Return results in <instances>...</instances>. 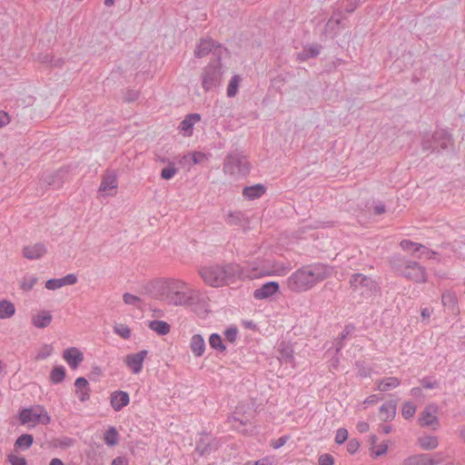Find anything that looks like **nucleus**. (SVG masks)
<instances>
[{
  "mask_svg": "<svg viewBox=\"0 0 465 465\" xmlns=\"http://www.w3.org/2000/svg\"><path fill=\"white\" fill-rule=\"evenodd\" d=\"M150 294L153 298L173 306H190L199 301L200 292L185 282L166 279L152 283Z\"/></svg>",
  "mask_w": 465,
  "mask_h": 465,
  "instance_id": "nucleus-1",
  "label": "nucleus"
},
{
  "mask_svg": "<svg viewBox=\"0 0 465 465\" xmlns=\"http://www.w3.org/2000/svg\"><path fill=\"white\" fill-rule=\"evenodd\" d=\"M331 268L324 263H312L293 272L286 280L291 292H303L312 289L318 282L331 274Z\"/></svg>",
  "mask_w": 465,
  "mask_h": 465,
  "instance_id": "nucleus-2",
  "label": "nucleus"
},
{
  "mask_svg": "<svg viewBox=\"0 0 465 465\" xmlns=\"http://www.w3.org/2000/svg\"><path fill=\"white\" fill-rule=\"evenodd\" d=\"M198 273L205 284L213 288L230 285L247 276L239 264L232 262L201 266Z\"/></svg>",
  "mask_w": 465,
  "mask_h": 465,
  "instance_id": "nucleus-3",
  "label": "nucleus"
},
{
  "mask_svg": "<svg viewBox=\"0 0 465 465\" xmlns=\"http://www.w3.org/2000/svg\"><path fill=\"white\" fill-rule=\"evenodd\" d=\"M251 165L246 156L239 152H232L226 155L223 164V171L234 179L247 176L250 173Z\"/></svg>",
  "mask_w": 465,
  "mask_h": 465,
  "instance_id": "nucleus-4",
  "label": "nucleus"
},
{
  "mask_svg": "<svg viewBox=\"0 0 465 465\" xmlns=\"http://www.w3.org/2000/svg\"><path fill=\"white\" fill-rule=\"evenodd\" d=\"M224 70L219 59L211 60L206 66L203 68L201 80L202 87L204 92L209 93L218 88L223 82Z\"/></svg>",
  "mask_w": 465,
  "mask_h": 465,
  "instance_id": "nucleus-5",
  "label": "nucleus"
},
{
  "mask_svg": "<svg viewBox=\"0 0 465 465\" xmlns=\"http://www.w3.org/2000/svg\"><path fill=\"white\" fill-rule=\"evenodd\" d=\"M450 134L443 129L436 130L430 134L424 132L421 134V148L424 152H440L448 149L450 144Z\"/></svg>",
  "mask_w": 465,
  "mask_h": 465,
  "instance_id": "nucleus-6",
  "label": "nucleus"
},
{
  "mask_svg": "<svg viewBox=\"0 0 465 465\" xmlns=\"http://www.w3.org/2000/svg\"><path fill=\"white\" fill-rule=\"evenodd\" d=\"M350 285L352 292L363 298H370L380 292L378 282L362 273H353L350 278Z\"/></svg>",
  "mask_w": 465,
  "mask_h": 465,
  "instance_id": "nucleus-7",
  "label": "nucleus"
},
{
  "mask_svg": "<svg viewBox=\"0 0 465 465\" xmlns=\"http://www.w3.org/2000/svg\"><path fill=\"white\" fill-rule=\"evenodd\" d=\"M19 420L22 424L41 423L44 425L49 424L51 418L46 410L42 405H34L29 408H24L19 411Z\"/></svg>",
  "mask_w": 465,
  "mask_h": 465,
  "instance_id": "nucleus-8",
  "label": "nucleus"
},
{
  "mask_svg": "<svg viewBox=\"0 0 465 465\" xmlns=\"http://www.w3.org/2000/svg\"><path fill=\"white\" fill-rule=\"evenodd\" d=\"M210 53H213L214 59H219L221 61L223 55L228 54V51L225 47L221 45L220 44H216L212 39H203L196 46L194 51V54L197 57H203Z\"/></svg>",
  "mask_w": 465,
  "mask_h": 465,
  "instance_id": "nucleus-9",
  "label": "nucleus"
},
{
  "mask_svg": "<svg viewBox=\"0 0 465 465\" xmlns=\"http://www.w3.org/2000/svg\"><path fill=\"white\" fill-rule=\"evenodd\" d=\"M401 276L418 283L426 282L428 280L425 267L411 260Z\"/></svg>",
  "mask_w": 465,
  "mask_h": 465,
  "instance_id": "nucleus-10",
  "label": "nucleus"
},
{
  "mask_svg": "<svg viewBox=\"0 0 465 465\" xmlns=\"http://www.w3.org/2000/svg\"><path fill=\"white\" fill-rule=\"evenodd\" d=\"M220 446L219 439L211 437L209 434H203L196 441L195 452L201 457L207 456L217 450Z\"/></svg>",
  "mask_w": 465,
  "mask_h": 465,
  "instance_id": "nucleus-11",
  "label": "nucleus"
},
{
  "mask_svg": "<svg viewBox=\"0 0 465 465\" xmlns=\"http://www.w3.org/2000/svg\"><path fill=\"white\" fill-rule=\"evenodd\" d=\"M438 411V407L435 404H430L420 414L419 419L420 425L421 427H432L433 430H436L439 426V419L436 416Z\"/></svg>",
  "mask_w": 465,
  "mask_h": 465,
  "instance_id": "nucleus-12",
  "label": "nucleus"
},
{
  "mask_svg": "<svg viewBox=\"0 0 465 465\" xmlns=\"http://www.w3.org/2000/svg\"><path fill=\"white\" fill-rule=\"evenodd\" d=\"M147 354L148 351L146 350L140 351L137 353L128 354L124 359V363L133 373L138 374L143 370V363Z\"/></svg>",
  "mask_w": 465,
  "mask_h": 465,
  "instance_id": "nucleus-13",
  "label": "nucleus"
},
{
  "mask_svg": "<svg viewBox=\"0 0 465 465\" xmlns=\"http://www.w3.org/2000/svg\"><path fill=\"white\" fill-rule=\"evenodd\" d=\"M277 282H268L253 292V298L256 300L268 299L279 291Z\"/></svg>",
  "mask_w": 465,
  "mask_h": 465,
  "instance_id": "nucleus-14",
  "label": "nucleus"
},
{
  "mask_svg": "<svg viewBox=\"0 0 465 465\" xmlns=\"http://www.w3.org/2000/svg\"><path fill=\"white\" fill-rule=\"evenodd\" d=\"M130 402L128 392L124 391H115L111 393L110 403L114 411H120Z\"/></svg>",
  "mask_w": 465,
  "mask_h": 465,
  "instance_id": "nucleus-15",
  "label": "nucleus"
},
{
  "mask_svg": "<svg viewBox=\"0 0 465 465\" xmlns=\"http://www.w3.org/2000/svg\"><path fill=\"white\" fill-rule=\"evenodd\" d=\"M343 19L344 16L341 15V11L333 13L324 26V33L331 35V37L336 35L340 32Z\"/></svg>",
  "mask_w": 465,
  "mask_h": 465,
  "instance_id": "nucleus-16",
  "label": "nucleus"
},
{
  "mask_svg": "<svg viewBox=\"0 0 465 465\" xmlns=\"http://www.w3.org/2000/svg\"><path fill=\"white\" fill-rule=\"evenodd\" d=\"M63 358L74 370L84 361V354L77 348L72 347L64 351Z\"/></svg>",
  "mask_w": 465,
  "mask_h": 465,
  "instance_id": "nucleus-17",
  "label": "nucleus"
},
{
  "mask_svg": "<svg viewBox=\"0 0 465 465\" xmlns=\"http://www.w3.org/2000/svg\"><path fill=\"white\" fill-rule=\"evenodd\" d=\"M46 252L44 243L37 242L34 245H26L23 248V255L28 260H38Z\"/></svg>",
  "mask_w": 465,
  "mask_h": 465,
  "instance_id": "nucleus-18",
  "label": "nucleus"
},
{
  "mask_svg": "<svg viewBox=\"0 0 465 465\" xmlns=\"http://www.w3.org/2000/svg\"><path fill=\"white\" fill-rule=\"evenodd\" d=\"M66 174V170L59 169L55 173L44 174L43 180L54 189H58L63 185Z\"/></svg>",
  "mask_w": 465,
  "mask_h": 465,
  "instance_id": "nucleus-19",
  "label": "nucleus"
},
{
  "mask_svg": "<svg viewBox=\"0 0 465 465\" xmlns=\"http://www.w3.org/2000/svg\"><path fill=\"white\" fill-rule=\"evenodd\" d=\"M226 223L231 226L245 228L249 220L242 212H231L227 214Z\"/></svg>",
  "mask_w": 465,
  "mask_h": 465,
  "instance_id": "nucleus-20",
  "label": "nucleus"
},
{
  "mask_svg": "<svg viewBox=\"0 0 465 465\" xmlns=\"http://www.w3.org/2000/svg\"><path fill=\"white\" fill-rule=\"evenodd\" d=\"M205 341L201 334H193L190 340V349L195 357H201L205 351Z\"/></svg>",
  "mask_w": 465,
  "mask_h": 465,
  "instance_id": "nucleus-21",
  "label": "nucleus"
},
{
  "mask_svg": "<svg viewBox=\"0 0 465 465\" xmlns=\"http://www.w3.org/2000/svg\"><path fill=\"white\" fill-rule=\"evenodd\" d=\"M201 120V115L199 114H189L185 116V118L181 122L179 125V129L183 132L185 135H191L193 134V125L195 123Z\"/></svg>",
  "mask_w": 465,
  "mask_h": 465,
  "instance_id": "nucleus-22",
  "label": "nucleus"
},
{
  "mask_svg": "<svg viewBox=\"0 0 465 465\" xmlns=\"http://www.w3.org/2000/svg\"><path fill=\"white\" fill-rule=\"evenodd\" d=\"M266 192L264 185L257 183L252 186H246L242 190V195L248 200H255L261 198Z\"/></svg>",
  "mask_w": 465,
  "mask_h": 465,
  "instance_id": "nucleus-23",
  "label": "nucleus"
},
{
  "mask_svg": "<svg viewBox=\"0 0 465 465\" xmlns=\"http://www.w3.org/2000/svg\"><path fill=\"white\" fill-rule=\"evenodd\" d=\"M118 186L117 175L114 172L106 173L101 182L99 191L108 192L116 189Z\"/></svg>",
  "mask_w": 465,
  "mask_h": 465,
  "instance_id": "nucleus-24",
  "label": "nucleus"
},
{
  "mask_svg": "<svg viewBox=\"0 0 465 465\" xmlns=\"http://www.w3.org/2000/svg\"><path fill=\"white\" fill-rule=\"evenodd\" d=\"M410 260L406 259L404 256L401 254H394L390 259V264L392 271L397 275H401L403 271L406 269L407 264Z\"/></svg>",
  "mask_w": 465,
  "mask_h": 465,
  "instance_id": "nucleus-25",
  "label": "nucleus"
},
{
  "mask_svg": "<svg viewBox=\"0 0 465 465\" xmlns=\"http://www.w3.org/2000/svg\"><path fill=\"white\" fill-rule=\"evenodd\" d=\"M441 302L443 306L447 307L451 312L456 313L459 312L458 299L455 292L448 291L442 293Z\"/></svg>",
  "mask_w": 465,
  "mask_h": 465,
  "instance_id": "nucleus-26",
  "label": "nucleus"
},
{
  "mask_svg": "<svg viewBox=\"0 0 465 465\" xmlns=\"http://www.w3.org/2000/svg\"><path fill=\"white\" fill-rule=\"evenodd\" d=\"M377 390L381 391H387L397 388L401 384V381L397 377H386L376 381Z\"/></svg>",
  "mask_w": 465,
  "mask_h": 465,
  "instance_id": "nucleus-27",
  "label": "nucleus"
},
{
  "mask_svg": "<svg viewBox=\"0 0 465 465\" xmlns=\"http://www.w3.org/2000/svg\"><path fill=\"white\" fill-rule=\"evenodd\" d=\"M52 314L48 311H44L32 318V323L35 327L44 329L52 322Z\"/></svg>",
  "mask_w": 465,
  "mask_h": 465,
  "instance_id": "nucleus-28",
  "label": "nucleus"
},
{
  "mask_svg": "<svg viewBox=\"0 0 465 465\" xmlns=\"http://www.w3.org/2000/svg\"><path fill=\"white\" fill-rule=\"evenodd\" d=\"M33 443H34V437L32 434H28V433L22 434L21 436H19L16 439V440L14 444L15 450V451L26 450L31 448Z\"/></svg>",
  "mask_w": 465,
  "mask_h": 465,
  "instance_id": "nucleus-29",
  "label": "nucleus"
},
{
  "mask_svg": "<svg viewBox=\"0 0 465 465\" xmlns=\"http://www.w3.org/2000/svg\"><path fill=\"white\" fill-rule=\"evenodd\" d=\"M397 404L393 401H390L382 404L380 408V412L382 420H392L396 414Z\"/></svg>",
  "mask_w": 465,
  "mask_h": 465,
  "instance_id": "nucleus-30",
  "label": "nucleus"
},
{
  "mask_svg": "<svg viewBox=\"0 0 465 465\" xmlns=\"http://www.w3.org/2000/svg\"><path fill=\"white\" fill-rule=\"evenodd\" d=\"M420 447L424 450H432L439 445V440L436 436L424 435L418 439Z\"/></svg>",
  "mask_w": 465,
  "mask_h": 465,
  "instance_id": "nucleus-31",
  "label": "nucleus"
},
{
  "mask_svg": "<svg viewBox=\"0 0 465 465\" xmlns=\"http://www.w3.org/2000/svg\"><path fill=\"white\" fill-rule=\"evenodd\" d=\"M402 465H430L429 453H419L406 458Z\"/></svg>",
  "mask_w": 465,
  "mask_h": 465,
  "instance_id": "nucleus-32",
  "label": "nucleus"
},
{
  "mask_svg": "<svg viewBox=\"0 0 465 465\" xmlns=\"http://www.w3.org/2000/svg\"><path fill=\"white\" fill-rule=\"evenodd\" d=\"M15 313V307L13 302L7 300L0 301V319L11 318Z\"/></svg>",
  "mask_w": 465,
  "mask_h": 465,
  "instance_id": "nucleus-33",
  "label": "nucleus"
},
{
  "mask_svg": "<svg viewBox=\"0 0 465 465\" xmlns=\"http://www.w3.org/2000/svg\"><path fill=\"white\" fill-rule=\"evenodd\" d=\"M104 441L108 446H115L119 442V432L116 428L111 426L104 434Z\"/></svg>",
  "mask_w": 465,
  "mask_h": 465,
  "instance_id": "nucleus-34",
  "label": "nucleus"
},
{
  "mask_svg": "<svg viewBox=\"0 0 465 465\" xmlns=\"http://www.w3.org/2000/svg\"><path fill=\"white\" fill-rule=\"evenodd\" d=\"M149 328L159 335H166L170 332V325L163 321L154 320L149 322Z\"/></svg>",
  "mask_w": 465,
  "mask_h": 465,
  "instance_id": "nucleus-35",
  "label": "nucleus"
},
{
  "mask_svg": "<svg viewBox=\"0 0 465 465\" xmlns=\"http://www.w3.org/2000/svg\"><path fill=\"white\" fill-rule=\"evenodd\" d=\"M209 344L219 353H223L226 351V346L223 343L221 335L218 333H213L210 335Z\"/></svg>",
  "mask_w": 465,
  "mask_h": 465,
  "instance_id": "nucleus-36",
  "label": "nucleus"
},
{
  "mask_svg": "<svg viewBox=\"0 0 465 465\" xmlns=\"http://www.w3.org/2000/svg\"><path fill=\"white\" fill-rule=\"evenodd\" d=\"M322 46L319 45H312L303 48L302 52L299 54L301 60H307L309 58L316 57L321 51Z\"/></svg>",
  "mask_w": 465,
  "mask_h": 465,
  "instance_id": "nucleus-37",
  "label": "nucleus"
},
{
  "mask_svg": "<svg viewBox=\"0 0 465 465\" xmlns=\"http://www.w3.org/2000/svg\"><path fill=\"white\" fill-rule=\"evenodd\" d=\"M64 378L65 369L62 365L55 366L50 373V380L54 384L61 383L64 380Z\"/></svg>",
  "mask_w": 465,
  "mask_h": 465,
  "instance_id": "nucleus-38",
  "label": "nucleus"
},
{
  "mask_svg": "<svg viewBox=\"0 0 465 465\" xmlns=\"http://www.w3.org/2000/svg\"><path fill=\"white\" fill-rule=\"evenodd\" d=\"M37 280V277L35 275H25L21 281L20 288L24 292H29L34 288Z\"/></svg>",
  "mask_w": 465,
  "mask_h": 465,
  "instance_id": "nucleus-39",
  "label": "nucleus"
},
{
  "mask_svg": "<svg viewBox=\"0 0 465 465\" xmlns=\"http://www.w3.org/2000/svg\"><path fill=\"white\" fill-rule=\"evenodd\" d=\"M240 83V76L235 74L233 75L230 83L227 86V96L228 97H234L236 94L238 93V87Z\"/></svg>",
  "mask_w": 465,
  "mask_h": 465,
  "instance_id": "nucleus-40",
  "label": "nucleus"
},
{
  "mask_svg": "<svg viewBox=\"0 0 465 465\" xmlns=\"http://www.w3.org/2000/svg\"><path fill=\"white\" fill-rule=\"evenodd\" d=\"M400 246L403 251H410L411 249H413L414 252H419L420 250L426 249L423 244L414 242L411 240H402L400 242Z\"/></svg>",
  "mask_w": 465,
  "mask_h": 465,
  "instance_id": "nucleus-41",
  "label": "nucleus"
},
{
  "mask_svg": "<svg viewBox=\"0 0 465 465\" xmlns=\"http://www.w3.org/2000/svg\"><path fill=\"white\" fill-rule=\"evenodd\" d=\"M354 331V326L351 324L346 325L339 336L337 342L336 352H339L343 348V341Z\"/></svg>",
  "mask_w": 465,
  "mask_h": 465,
  "instance_id": "nucleus-42",
  "label": "nucleus"
},
{
  "mask_svg": "<svg viewBox=\"0 0 465 465\" xmlns=\"http://www.w3.org/2000/svg\"><path fill=\"white\" fill-rule=\"evenodd\" d=\"M178 172V169L174 166L173 163H169V164L164 167L161 172V178L163 180L172 179Z\"/></svg>",
  "mask_w": 465,
  "mask_h": 465,
  "instance_id": "nucleus-43",
  "label": "nucleus"
},
{
  "mask_svg": "<svg viewBox=\"0 0 465 465\" xmlns=\"http://www.w3.org/2000/svg\"><path fill=\"white\" fill-rule=\"evenodd\" d=\"M416 412V406L411 401H406L402 405L401 414L405 419H411Z\"/></svg>",
  "mask_w": 465,
  "mask_h": 465,
  "instance_id": "nucleus-44",
  "label": "nucleus"
},
{
  "mask_svg": "<svg viewBox=\"0 0 465 465\" xmlns=\"http://www.w3.org/2000/svg\"><path fill=\"white\" fill-rule=\"evenodd\" d=\"M114 331L124 339H129L131 336V330L124 324H118L114 327Z\"/></svg>",
  "mask_w": 465,
  "mask_h": 465,
  "instance_id": "nucleus-45",
  "label": "nucleus"
},
{
  "mask_svg": "<svg viewBox=\"0 0 465 465\" xmlns=\"http://www.w3.org/2000/svg\"><path fill=\"white\" fill-rule=\"evenodd\" d=\"M123 301L125 304L134 305L135 307H139V304L141 302V299L138 296L129 292L124 293Z\"/></svg>",
  "mask_w": 465,
  "mask_h": 465,
  "instance_id": "nucleus-46",
  "label": "nucleus"
},
{
  "mask_svg": "<svg viewBox=\"0 0 465 465\" xmlns=\"http://www.w3.org/2000/svg\"><path fill=\"white\" fill-rule=\"evenodd\" d=\"M238 329L235 326H230L224 331L225 340L231 343H233L238 336Z\"/></svg>",
  "mask_w": 465,
  "mask_h": 465,
  "instance_id": "nucleus-47",
  "label": "nucleus"
},
{
  "mask_svg": "<svg viewBox=\"0 0 465 465\" xmlns=\"http://www.w3.org/2000/svg\"><path fill=\"white\" fill-rule=\"evenodd\" d=\"M387 450H388V445L383 442V443H381L380 445H378L376 447V449L374 447H371V456L372 458L376 459L378 457H381V456L386 454Z\"/></svg>",
  "mask_w": 465,
  "mask_h": 465,
  "instance_id": "nucleus-48",
  "label": "nucleus"
},
{
  "mask_svg": "<svg viewBox=\"0 0 465 465\" xmlns=\"http://www.w3.org/2000/svg\"><path fill=\"white\" fill-rule=\"evenodd\" d=\"M446 458L447 456L441 451L429 454L430 465H439L445 461Z\"/></svg>",
  "mask_w": 465,
  "mask_h": 465,
  "instance_id": "nucleus-49",
  "label": "nucleus"
},
{
  "mask_svg": "<svg viewBox=\"0 0 465 465\" xmlns=\"http://www.w3.org/2000/svg\"><path fill=\"white\" fill-rule=\"evenodd\" d=\"M348 439V430L345 428H340L336 431L335 442L339 445L344 443Z\"/></svg>",
  "mask_w": 465,
  "mask_h": 465,
  "instance_id": "nucleus-50",
  "label": "nucleus"
},
{
  "mask_svg": "<svg viewBox=\"0 0 465 465\" xmlns=\"http://www.w3.org/2000/svg\"><path fill=\"white\" fill-rule=\"evenodd\" d=\"M293 358V351L289 348H285L280 351V361L285 363L291 362Z\"/></svg>",
  "mask_w": 465,
  "mask_h": 465,
  "instance_id": "nucleus-51",
  "label": "nucleus"
},
{
  "mask_svg": "<svg viewBox=\"0 0 465 465\" xmlns=\"http://www.w3.org/2000/svg\"><path fill=\"white\" fill-rule=\"evenodd\" d=\"M45 288L48 289V290H57L61 287H63V282H62V279L59 278V279H50V280H47L45 282Z\"/></svg>",
  "mask_w": 465,
  "mask_h": 465,
  "instance_id": "nucleus-52",
  "label": "nucleus"
},
{
  "mask_svg": "<svg viewBox=\"0 0 465 465\" xmlns=\"http://www.w3.org/2000/svg\"><path fill=\"white\" fill-rule=\"evenodd\" d=\"M53 347L49 344H45L42 350L37 353L36 360H45L51 355Z\"/></svg>",
  "mask_w": 465,
  "mask_h": 465,
  "instance_id": "nucleus-53",
  "label": "nucleus"
},
{
  "mask_svg": "<svg viewBox=\"0 0 465 465\" xmlns=\"http://www.w3.org/2000/svg\"><path fill=\"white\" fill-rule=\"evenodd\" d=\"M7 460L11 463V465H26V460L24 457H18L15 454H9L7 456Z\"/></svg>",
  "mask_w": 465,
  "mask_h": 465,
  "instance_id": "nucleus-54",
  "label": "nucleus"
},
{
  "mask_svg": "<svg viewBox=\"0 0 465 465\" xmlns=\"http://www.w3.org/2000/svg\"><path fill=\"white\" fill-rule=\"evenodd\" d=\"M420 382L424 389H435L439 387V383L436 380L427 377L420 380Z\"/></svg>",
  "mask_w": 465,
  "mask_h": 465,
  "instance_id": "nucleus-55",
  "label": "nucleus"
},
{
  "mask_svg": "<svg viewBox=\"0 0 465 465\" xmlns=\"http://www.w3.org/2000/svg\"><path fill=\"white\" fill-rule=\"evenodd\" d=\"M361 446L360 441L357 439H351L347 443V450L351 454H354L358 451Z\"/></svg>",
  "mask_w": 465,
  "mask_h": 465,
  "instance_id": "nucleus-56",
  "label": "nucleus"
},
{
  "mask_svg": "<svg viewBox=\"0 0 465 465\" xmlns=\"http://www.w3.org/2000/svg\"><path fill=\"white\" fill-rule=\"evenodd\" d=\"M38 59L45 64H52L54 66H60L63 63L61 59L54 60L49 54L39 55Z\"/></svg>",
  "mask_w": 465,
  "mask_h": 465,
  "instance_id": "nucleus-57",
  "label": "nucleus"
},
{
  "mask_svg": "<svg viewBox=\"0 0 465 465\" xmlns=\"http://www.w3.org/2000/svg\"><path fill=\"white\" fill-rule=\"evenodd\" d=\"M228 421L229 422H236V423H238V424H233L232 425L233 428L235 430H240V426H245L248 423V420L247 419H240V418H237L234 415L228 417Z\"/></svg>",
  "mask_w": 465,
  "mask_h": 465,
  "instance_id": "nucleus-58",
  "label": "nucleus"
},
{
  "mask_svg": "<svg viewBox=\"0 0 465 465\" xmlns=\"http://www.w3.org/2000/svg\"><path fill=\"white\" fill-rule=\"evenodd\" d=\"M90 388H85V390H75V394L80 401L85 402L90 399Z\"/></svg>",
  "mask_w": 465,
  "mask_h": 465,
  "instance_id": "nucleus-59",
  "label": "nucleus"
},
{
  "mask_svg": "<svg viewBox=\"0 0 465 465\" xmlns=\"http://www.w3.org/2000/svg\"><path fill=\"white\" fill-rule=\"evenodd\" d=\"M139 97V92L136 90H127L124 95V100L125 102L131 103L134 102Z\"/></svg>",
  "mask_w": 465,
  "mask_h": 465,
  "instance_id": "nucleus-60",
  "label": "nucleus"
},
{
  "mask_svg": "<svg viewBox=\"0 0 465 465\" xmlns=\"http://www.w3.org/2000/svg\"><path fill=\"white\" fill-rule=\"evenodd\" d=\"M334 460L331 454H322L319 458V465H333Z\"/></svg>",
  "mask_w": 465,
  "mask_h": 465,
  "instance_id": "nucleus-61",
  "label": "nucleus"
},
{
  "mask_svg": "<svg viewBox=\"0 0 465 465\" xmlns=\"http://www.w3.org/2000/svg\"><path fill=\"white\" fill-rule=\"evenodd\" d=\"M74 386L76 390H85V388H89V383L85 378L79 377L75 380Z\"/></svg>",
  "mask_w": 465,
  "mask_h": 465,
  "instance_id": "nucleus-62",
  "label": "nucleus"
},
{
  "mask_svg": "<svg viewBox=\"0 0 465 465\" xmlns=\"http://www.w3.org/2000/svg\"><path fill=\"white\" fill-rule=\"evenodd\" d=\"M63 285H73L77 282V276L74 273H69L64 277H62Z\"/></svg>",
  "mask_w": 465,
  "mask_h": 465,
  "instance_id": "nucleus-63",
  "label": "nucleus"
},
{
  "mask_svg": "<svg viewBox=\"0 0 465 465\" xmlns=\"http://www.w3.org/2000/svg\"><path fill=\"white\" fill-rule=\"evenodd\" d=\"M386 212L385 204L381 202H378L374 203L373 206V213L375 215H381Z\"/></svg>",
  "mask_w": 465,
  "mask_h": 465,
  "instance_id": "nucleus-64",
  "label": "nucleus"
}]
</instances>
